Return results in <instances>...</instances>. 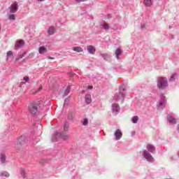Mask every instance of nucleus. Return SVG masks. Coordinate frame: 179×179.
I'll use <instances>...</instances> for the list:
<instances>
[{
    "label": "nucleus",
    "mask_w": 179,
    "mask_h": 179,
    "mask_svg": "<svg viewBox=\"0 0 179 179\" xmlns=\"http://www.w3.org/2000/svg\"><path fill=\"white\" fill-rule=\"evenodd\" d=\"M39 104H41L40 101H32L29 106V113L33 115L36 114Z\"/></svg>",
    "instance_id": "1"
},
{
    "label": "nucleus",
    "mask_w": 179,
    "mask_h": 179,
    "mask_svg": "<svg viewBox=\"0 0 179 179\" xmlns=\"http://www.w3.org/2000/svg\"><path fill=\"white\" fill-rule=\"evenodd\" d=\"M169 86L168 79L166 78H159L157 80V87L159 89H165Z\"/></svg>",
    "instance_id": "2"
},
{
    "label": "nucleus",
    "mask_w": 179,
    "mask_h": 179,
    "mask_svg": "<svg viewBox=\"0 0 179 179\" xmlns=\"http://www.w3.org/2000/svg\"><path fill=\"white\" fill-rule=\"evenodd\" d=\"M17 10H18V3L17 1H14V3H12L11 6H10V12L16 13Z\"/></svg>",
    "instance_id": "3"
},
{
    "label": "nucleus",
    "mask_w": 179,
    "mask_h": 179,
    "mask_svg": "<svg viewBox=\"0 0 179 179\" xmlns=\"http://www.w3.org/2000/svg\"><path fill=\"white\" fill-rule=\"evenodd\" d=\"M143 155L148 161H152V159H153L152 155H151L147 150H144Z\"/></svg>",
    "instance_id": "4"
},
{
    "label": "nucleus",
    "mask_w": 179,
    "mask_h": 179,
    "mask_svg": "<svg viewBox=\"0 0 179 179\" xmlns=\"http://www.w3.org/2000/svg\"><path fill=\"white\" fill-rule=\"evenodd\" d=\"M115 136L116 138V141H119L121 139L122 136V133L121 132L120 129H117L116 132H115Z\"/></svg>",
    "instance_id": "5"
},
{
    "label": "nucleus",
    "mask_w": 179,
    "mask_h": 179,
    "mask_svg": "<svg viewBox=\"0 0 179 179\" xmlns=\"http://www.w3.org/2000/svg\"><path fill=\"white\" fill-rule=\"evenodd\" d=\"M125 90V87L124 86H120V87L119 88V97H122L124 98L125 96V94L123 93V92H124Z\"/></svg>",
    "instance_id": "6"
},
{
    "label": "nucleus",
    "mask_w": 179,
    "mask_h": 179,
    "mask_svg": "<svg viewBox=\"0 0 179 179\" xmlns=\"http://www.w3.org/2000/svg\"><path fill=\"white\" fill-rule=\"evenodd\" d=\"M112 110L113 111L115 112L116 114H118V113L120 112V106L118 104H113L112 106Z\"/></svg>",
    "instance_id": "7"
},
{
    "label": "nucleus",
    "mask_w": 179,
    "mask_h": 179,
    "mask_svg": "<svg viewBox=\"0 0 179 179\" xmlns=\"http://www.w3.org/2000/svg\"><path fill=\"white\" fill-rule=\"evenodd\" d=\"M147 149L150 152H155V151H156V148H155V145H152V144H147Z\"/></svg>",
    "instance_id": "8"
},
{
    "label": "nucleus",
    "mask_w": 179,
    "mask_h": 179,
    "mask_svg": "<svg viewBox=\"0 0 179 179\" xmlns=\"http://www.w3.org/2000/svg\"><path fill=\"white\" fill-rule=\"evenodd\" d=\"M167 120L169 122H170V124H176V120L174 118V117H172V115H168Z\"/></svg>",
    "instance_id": "9"
},
{
    "label": "nucleus",
    "mask_w": 179,
    "mask_h": 179,
    "mask_svg": "<svg viewBox=\"0 0 179 179\" xmlns=\"http://www.w3.org/2000/svg\"><path fill=\"white\" fill-rule=\"evenodd\" d=\"M87 51L90 54H94V52H96V48H94V46H92L91 45H90L89 46H87Z\"/></svg>",
    "instance_id": "10"
},
{
    "label": "nucleus",
    "mask_w": 179,
    "mask_h": 179,
    "mask_svg": "<svg viewBox=\"0 0 179 179\" xmlns=\"http://www.w3.org/2000/svg\"><path fill=\"white\" fill-rule=\"evenodd\" d=\"M25 42L23 40L18 41L15 44V48H22L24 46Z\"/></svg>",
    "instance_id": "11"
},
{
    "label": "nucleus",
    "mask_w": 179,
    "mask_h": 179,
    "mask_svg": "<svg viewBox=\"0 0 179 179\" xmlns=\"http://www.w3.org/2000/svg\"><path fill=\"white\" fill-rule=\"evenodd\" d=\"M85 102L87 104H90V103H92L91 94H86V96H85Z\"/></svg>",
    "instance_id": "12"
},
{
    "label": "nucleus",
    "mask_w": 179,
    "mask_h": 179,
    "mask_svg": "<svg viewBox=\"0 0 179 179\" xmlns=\"http://www.w3.org/2000/svg\"><path fill=\"white\" fill-rule=\"evenodd\" d=\"M48 32L49 35H53L55 33V29L54 27H50V28L48 29Z\"/></svg>",
    "instance_id": "13"
},
{
    "label": "nucleus",
    "mask_w": 179,
    "mask_h": 179,
    "mask_svg": "<svg viewBox=\"0 0 179 179\" xmlns=\"http://www.w3.org/2000/svg\"><path fill=\"white\" fill-rule=\"evenodd\" d=\"M38 52L40 54H44V52H47V48H45V46H41V48H39Z\"/></svg>",
    "instance_id": "14"
},
{
    "label": "nucleus",
    "mask_w": 179,
    "mask_h": 179,
    "mask_svg": "<svg viewBox=\"0 0 179 179\" xmlns=\"http://www.w3.org/2000/svg\"><path fill=\"white\" fill-rule=\"evenodd\" d=\"M122 52V50H121V49L116 50L115 55H116V58L117 59H120V55H121Z\"/></svg>",
    "instance_id": "15"
},
{
    "label": "nucleus",
    "mask_w": 179,
    "mask_h": 179,
    "mask_svg": "<svg viewBox=\"0 0 179 179\" xmlns=\"http://www.w3.org/2000/svg\"><path fill=\"white\" fill-rule=\"evenodd\" d=\"M73 50H74V52H83V49H82V48H79V47L73 48Z\"/></svg>",
    "instance_id": "16"
},
{
    "label": "nucleus",
    "mask_w": 179,
    "mask_h": 179,
    "mask_svg": "<svg viewBox=\"0 0 179 179\" xmlns=\"http://www.w3.org/2000/svg\"><path fill=\"white\" fill-rule=\"evenodd\" d=\"M144 3L148 7H150L152 4V0H144Z\"/></svg>",
    "instance_id": "17"
},
{
    "label": "nucleus",
    "mask_w": 179,
    "mask_h": 179,
    "mask_svg": "<svg viewBox=\"0 0 179 179\" xmlns=\"http://www.w3.org/2000/svg\"><path fill=\"white\" fill-rule=\"evenodd\" d=\"M71 91V86H67L66 89H65L64 92V94H65L66 96H67V94H69V93Z\"/></svg>",
    "instance_id": "18"
},
{
    "label": "nucleus",
    "mask_w": 179,
    "mask_h": 179,
    "mask_svg": "<svg viewBox=\"0 0 179 179\" xmlns=\"http://www.w3.org/2000/svg\"><path fill=\"white\" fill-rule=\"evenodd\" d=\"M138 120H139V117H138V116L133 117V118H132V121H133L134 124H137Z\"/></svg>",
    "instance_id": "19"
},
{
    "label": "nucleus",
    "mask_w": 179,
    "mask_h": 179,
    "mask_svg": "<svg viewBox=\"0 0 179 179\" xmlns=\"http://www.w3.org/2000/svg\"><path fill=\"white\" fill-rule=\"evenodd\" d=\"M0 176L8 177V176H9V173H8V172L4 171V172H2V173L0 174Z\"/></svg>",
    "instance_id": "20"
},
{
    "label": "nucleus",
    "mask_w": 179,
    "mask_h": 179,
    "mask_svg": "<svg viewBox=\"0 0 179 179\" xmlns=\"http://www.w3.org/2000/svg\"><path fill=\"white\" fill-rule=\"evenodd\" d=\"M69 127V125L68 122H65V124L64 125V131H68Z\"/></svg>",
    "instance_id": "21"
},
{
    "label": "nucleus",
    "mask_w": 179,
    "mask_h": 179,
    "mask_svg": "<svg viewBox=\"0 0 179 179\" xmlns=\"http://www.w3.org/2000/svg\"><path fill=\"white\" fill-rule=\"evenodd\" d=\"M1 161L2 163L5 162V161H6V155L4 154H1Z\"/></svg>",
    "instance_id": "22"
},
{
    "label": "nucleus",
    "mask_w": 179,
    "mask_h": 179,
    "mask_svg": "<svg viewBox=\"0 0 179 179\" xmlns=\"http://www.w3.org/2000/svg\"><path fill=\"white\" fill-rule=\"evenodd\" d=\"M62 139H64V141H67L68 139H69V135H62Z\"/></svg>",
    "instance_id": "23"
},
{
    "label": "nucleus",
    "mask_w": 179,
    "mask_h": 179,
    "mask_svg": "<svg viewBox=\"0 0 179 179\" xmlns=\"http://www.w3.org/2000/svg\"><path fill=\"white\" fill-rule=\"evenodd\" d=\"M88 120H87V118H85L84 119V121H83V125L85 126V127H86L87 125H88Z\"/></svg>",
    "instance_id": "24"
},
{
    "label": "nucleus",
    "mask_w": 179,
    "mask_h": 179,
    "mask_svg": "<svg viewBox=\"0 0 179 179\" xmlns=\"http://www.w3.org/2000/svg\"><path fill=\"white\" fill-rule=\"evenodd\" d=\"M9 20H15V14H10V15L8 16Z\"/></svg>",
    "instance_id": "25"
},
{
    "label": "nucleus",
    "mask_w": 179,
    "mask_h": 179,
    "mask_svg": "<svg viewBox=\"0 0 179 179\" xmlns=\"http://www.w3.org/2000/svg\"><path fill=\"white\" fill-rule=\"evenodd\" d=\"M24 82H21L22 84L26 83V82H28V80H29V78L27 77V78H24Z\"/></svg>",
    "instance_id": "26"
},
{
    "label": "nucleus",
    "mask_w": 179,
    "mask_h": 179,
    "mask_svg": "<svg viewBox=\"0 0 179 179\" xmlns=\"http://www.w3.org/2000/svg\"><path fill=\"white\" fill-rule=\"evenodd\" d=\"M103 28H104L105 29H109V25H108V24H103Z\"/></svg>",
    "instance_id": "27"
},
{
    "label": "nucleus",
    "mask_w": 179,
    "mask_h": 179,
    "mask_svg": "<svg viewBox=\"0 0 179 179\" xmlns=\"http://www.w3.org/2000/svg\"><path fill=\"white\" fill-rule=\"evenodd\" d=\"M12 55H13V52H10H10H7V57H12Z\"/></svg>",
    "instance_id": "28"
},
{
    "label": "nucleus",
    "mask_w": 179,
    "mask_h": 179,
    "mask_svg": "<svg viewBox=\"0 0 179 179\" xmlns=\"http://www.w3.org/2000/svg\"><path fill=\"white\" fill-rule=\"evenodd\" d=\"M159 108H164V106L163 103H159Z\"/></svg>",
    "instance_id": "29"
},
{
    "label": "nucleus",
    "mask_w": 179,
    "mask_h": 179,
    "mask_svg": "<svg viewBox=\"0 0 179 179\" xmlns=\"http://www.w3.org/2000/svg\"><path fill=\"white\" fill-rule=\"evenodd\" d=\"M88 89H93V86H88Z\"/></svg>",
    "instance_id": "30"
},
{
    "label": "nucleus",
    "mask_w": 179,
    "mask_h": 179,
    "mask_svg": "<svg viewBox=\"0 0 179 179\" xmlns=\"http://www.w3.org/2000/svg\"><path fill=\"white\" fill-rule=\"evenodd\" d=\"M42 87H39V89L38 90L37 92H40V90H41Z\"/></svg>",
    "instance_id": "31"
},
{
    "label": "nucleus",
    "mask_w": 179,
    "mask_h": 179,
    "mask_svg": "<svg viewBox=\"0 0 179 179\" xmlns=\"http://www.w3.org/2000/svg\"><path fill=\"white\" fill-rule=\"evenodd\" d=\"M50 59H53L54 57H50V56H49Z\"/></svg>",
    "instance_id": "32"
},
{
    "label": "nucleus",
    "mask_w": 179,
    "mask_h": 179,
    "mask_svg": "<svg viewBox=\"0 0 179 179\" xmlns=\"http://www.w3.org/2000/svg\"><path fill=\"white\" fill-rule=\"evenodd\" d=\"M85 0H77V1H84Z\"/></svg>",
    "instance_id": "33"
},
{
    "label": "nucleus",
    "mask_w": 179,
    "mask_h": 179,
    "mask_svg": "<svg viewBox=\"0 0 179 179\" xmlns=\"http://www.w3.org/2000/svg\"><path fill=\"white\" fill-rule=\"evenodd\" d=\"M173 78H174V75H173V76H171V79H173Z\"/></svg>",
    "instance_id": "34"
},
{
    "label": "nucleus",
    "mask_w": 179,
    "mask_h": 179,
    "mask_svg": "<svg viewBox=\"0 0 179 179\" xmlns=\"http://www.w3.org/2000/svg\"><path fill=\"white\" fill-rule=\"evenodd\" d=\"M44 0H40V1H43Z\"/></svg>",
    "instance_id": "35"
},
{
    "label": "nucleus",
    "mask_w": 179,
    "mask_h": 179,
    "mask_svg": "<svg viewBox=\"0 0 179 179\" xmlns=\"http://www.w3.org/2000/svg\"><path fill=\"white\" fill-rule=\"evenodd\" d=\"M1 24H0V31H1Z\"/></svg>",
    "instance_id": "36"
},
{
    "label": "nucleus",
    "mask_w": 179,
    "mask_h": 179,
    "mask_svg": "<svg viewBox=\"0 0 179 179\" xmlns=\"http://www.w3.org/2000/svg\"><path fill=\"white\" fill-rule=\"evenodd\" d=\"M178 131H179V127H178Z\"/></svg>",
    "instance_id": "37"
}]
</instances>
